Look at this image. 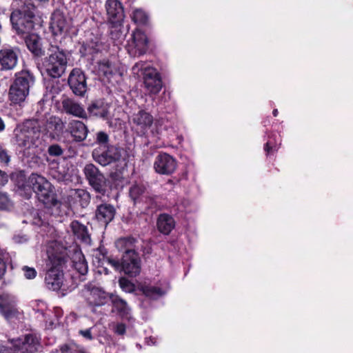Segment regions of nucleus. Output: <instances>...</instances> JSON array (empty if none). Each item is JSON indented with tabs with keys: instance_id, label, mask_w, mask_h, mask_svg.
<instances>
[{
	"instance_id": "ea45409f",
	"label": "nucleus",
	"mask_w": 353,
	"mask_h": 353,
	"mask_svg": "<svg viewBox=\"0 0 353 353\" xmlns=\"http://www.w3.org/2000/svg\"><path fill=\"white\" fill-rule=\"evenodd\" d=\"M113 331L118 335H123L125 333L126 327L122 323H117L113 325Z\"/></svg>"
},
{
	"instance_id": "c9c22d12",
	"label": "nucleus",
	"mask_w": 353,
	"mask_h": 353,
	"mask_svg": "<svg viewBox=\"0 0 353 353\" xmlns=\"http://www.w3.org/2000/svg\"><path fill=\"white\" fill-rule=\"evenodd\" d=\"M97 142L98 143L99 146L108 145V135L103 132H98L97 134Z\"/></svg>"
},
{
	"instance_id": "de8ad7c7",
	"label": "nucleus",
	"mask_w": 353,
	"mask_h": 353,
	"mask_svg": "<svg viewBox=\"0 0 353 353\" xmlns=\"http://www.w3.org/2000/svg\"><path fill=\"white\" fill-rule=\"evenodd\" d=\"M271 148H272V147H270V143L269 142H268L265 146V150L267 152H269Z\"/></svg>"
},
{
	"instance_id": "58836bf2",
	"label": "nucleus",
	"mask_w": 353,
	"mask_h": 353,
	"mask_svg": "<svg viewBox=\"0 0 353 353\" xmlns=\"http://www.w3.org/2000/svg\"><path fill=\"white\" fill-rule=\"evenodd\" d=\"M22 270L24 272V276L27 279H32L37 276V271L33 268L24 266Z\"/></svg>"
},
{
	"instance_id": "cd10ccee",
	"label": "nucleus",
	"mask_w": 353,
	"mask_h": 353,
	"mask_svg": "<svg viewBox=\"0 0 353 353\" xmlns=\"http://www.w3.org/2000/svg\"><path fill=\"white\" fill-rule=\"evenodd\" d=\"M73 267L81 275H85L88 270V266L84 256L81 252H77L73 257Z\"/></svg>"
},
{
	"instance_id": "f257e3e1",
	"label": "nucleus",
	"mask_w": 353,
	"mask_h": 353,
	"mask_svg": "<svg viewBox=\"0 0 353 353\" xmlns=\"http://www.w3.org/2000/svg\"><path fill=\"white\" fill-rule=\"evenodd\" d=\"M47 254V266L49 269L45 277V283L49 290L57 291L63 285V274L61 268L65 263L66 250L59 241H54L48 244Z\"/></svg>"
},
{
	"instance_id": "4c0bfd02",
	"label": "nucleus",
	"mask_w": 353,
	"mask_h": 353,
	"mask_svg": "<svg viewBox=\"0 0 353 353\" xmlns=\"http://www.w3.org/2000/svg\"><path fill=\"white\" fill-rule=\"evenodd\" d=\"M97 47V45H95V46H90L88 44H86L82 46L81 49L80 50V52L82 53L83 56H85L88 54H93L98 51V48Z\"/></svg>"
},
{
	"instance_id": "9d476101",
	"label": "nucleus",
	"mask_w": 353,
	"mask_h": 353,
	"mask_svg": "<svg viewBox=\"0 0 353 353\" xmlns=\"http://www.w3.org/2000/svg\"><path fill=\"white\" fill-rule=\"evenodd\" d=\"M108 262L117 270L123 271L130 276H136L141 270L139 257L136 252H126L123 255L121 264L115 259H108Z\"/></svg>"
},
{
	"instance_id": "473e14b6",
	"label": "nucleus",
	"mask_w": 353,
	"mask_h": 353,
	"mask_svg": "<svg viewBox=\"0 0 353 353\" xmlns=\"http://www.w3.org/2000/svg\"><path fill=\"white\" fill-rule=\"evenodd\" d=\"M143 194L144 188L142 185H134L130 190V196L134 203H137L140 198L142 199L144 197Z\"/></svg>"
},
{
	"instance_id": "a878e982",
	"label": "nucleus",
	"mask_w": 353,
	"mask_h": 353,
	"mask_svg": "<svg viewBox=\"0 0 353 353\" xmlns=\"http://www.w3.org/2000/svg\"><path fill=\"white\" fill-rule=\"evenodd\" d=\"M111 301L113 308L118 312L122 318L127 319H130V309L124 300L117 296H112Z\"/></svg>"
},
{
	"instance_id": "20e7f679",
	"label": "nucleus",
	"mask_w": 353,
	"mask_h": 353,
	"mask_svg": "<svg viewBox=\"0 0 353 353\" xmlns=\"http://www.w3.org/2000/svg\"><path fill=\"white\" fill-rule=\"evenodd\" d=\"M17 143L19 147L30 149L41 143L40 124L38 120H28L14 130Z\"/></svg>"
},
{
	"instance_id": "6ab92c4d",
	"label": "nucleus",
	"mask_w": 353,
	"mask_h": 353,
	"mask_svg": "<svg viewBox=\"0 0 353 353\" xmlns=\"http://www.w3.org/2000/svg\"><path fill=\"white\" fill-rule=\"evenodd\" d=\"M18 56L16 51L10 48L0 50V65L2 70H11L17 65Z\"/></svg>"
},
{
	"instance_id": "c03bdc74",
	"label": "nucleus",
	"mask_w": 353,
	"mask_h": 353,
	"mask_svg": "<svg viewBox=\"0 0 353 353\" xmlns=\"http://www.w3.org/2000/svg\"><path fill=\"white\" fill-rule=\"evenodd\" d=\"M79 334L85 339L88 340H92L93 339L92 332H91V328L86 329L84 330H79Z\"/></svg>"
},
{
	"instance_id": "bb28decb",
	"label": "nucleus",
	"mask_w": 353,
	"mask_h": 353,
	"mask_svg": "<svg viewBox=\"0 0 353 353\" xmlns=\"http://www.w3.org/2000/svg\"><path fill=\"white\" fill-rule=\"evenodd\" d=\"M70 228L73 234L79 239L85 243L90 241V237L88 234L87 228L77 221H74L70 223Z\"/></svg>"
},
{
	"instance_id": "4be33fe9",
	"label": "nucleus",
	"mask_w": 353,
	"mask_h": 353,
	"mask_svg": "<svg viewBox=\"0 0 353 353\" xmlns=\"http://www.w3.org/2000/svg\"><path fill=\"white\" fill-rule=\"evenodd\" d=\"M158 230L163 234H169L175 227L173 217L168 214H159L157 221Z\"/></svg>"
},
{
	"instance_id": "c756f323",
	"label": "nucleus",
	"mask_w": 353,
	"mask_h": 353,
	"mask_svg": "<svg viewBox=\"0 0 353 353\" xmlns=\"http://www.w3.org/2000/svg\"><path fill=\"white\" fill-rule=\"evenodd\" d=\"M133 240L130 238H123L117 240L115 243L117 248L121 251L124 252H135L133 249Z\"/></svg>"
},
{
	"instance_id": "0eeeda50",
	"label": "nucleus",
	"mask_w": 353,
	"mask_h": 353,
	"mask_svg": "<svg viewBox=\"0 0 353 353\" xmlns=\"http://www.w3.org/2000/svg\"><path fill=\"white\" fill-rule=\"evenodd\" d=\"M49 52L50 54L45 59L43 65L50 77H59L65 72L68 63L67 54L57 46H52Z\"/></svg>"
},
{
	"instance_id": "09e8293b",
	"label": "nucleus",
	"mask_w": 353,
	"mask_h": 353,
	"mask_svg": "<svg viewBox=\"0 0 353 353\" xmlns=\"http://www.w3.org/2000/svg\"><path fill=\"white\" fill-rule=\"evenodd\" d=\"M277 114H278V110H277L276 109L274 110H273V115H274V117H276V116H277Z\"/></svg>"
},
{
	"instance_id": "f03ea898",
	"label": "nucleus",
	"mask_w": 353,
	"mask_h": 353,
	"mask_svg": "<svg viewBox=\"0 0 353 353\" xmlns=\"http://www.w3.org/2000/svg\"><path fill=\"white\" fill-rule=\"evenodd\" d=\"M34 14L29 12L28 14H23L20 10H14L10 16V21L13 28L17 34L24 36L28 48L35 55L41 54L40 39L38 35L30 34L34 28V23L32 20Z\"/></svg>"
},
{
	"instance_id": "37998d69",
	"label": "nucleus",
	"mask_w": 353,
	"mask_h": 353,
	"mask_svg": "<svg viewBox=\"0 0 353 353\" xmlns=\"http://www.w3.org/2000/svg\"><path fill=\"white\" fill-rule=\"evenodd\" d=\"M190 202L188 200H183L179 205L178 210L181 212H190V210L188 209V206L190 205Z\"/></svg>"
},
{
	"instance_id": "7c9ffc66",
	"label": "nucleus",
	"mask_w": 353,
	"mask_h": 353,
	"mask_svg": "<svg viewBox=\"0 0 353 353\" xmlns=\"http://www.w3.org/2000/svg\"><path fill=\"white\" fill-rule=\"evenodd\" d=\"M131 18L134 23L139 25H145L148 21V14L139 8H136L132 11Z\"/></svg>"
},
{
	"instance_id": "f3484780",
	"label": "nucleus",
	"mask_w": 353,
	"mask_h": 353,
	"mask_svg": "<svg viewBox=\"0 0 353 353\" xmlns=\"http://www.w3.org/2000/svg\"><path fill=\"white\" fill-rule=\"evenodd\" d=\"M108 21L112 24L122 23L125 18L124 10L119 0H107L105 4Z\"/></svg>"
},
{
	"instance_id": "49530a36",
	"label": "nucleus",
	"mask_w": 353,
	"mask_h": 353,
	"mask_svg": "<svg viewBox=\"0 0 353 353\" xmlns=\"http://www.w3.org/2000/svg\"><path fill=\"white\" fill-rule=\"evenodd\" d=\"M5 129V123L3 119L0 117V132L3 131Z\"/></svg>"
},
{
	"instance_id": "79ce46f5",
	"label": "nucleus",
	"mask_w": 353,
	"mask_h": 353,
	"mask_svg": "<svg viewBox=\"0 0 353 353\" xmlns=\"http://www.w3.org/2000/svg\"><path fill=\"white\" fill-rule=\"evenodd\" d=\"M74 196L82 198L85 201V204L88 203L89 200V194L87 192L83 190H77L74 191Z\"/></svg>"
},
{
	"instance_id": "423d86ee",
	"label": "nucleus",
	"mask_w": 353,
	"mask_h": 353,
	"mask_svg": "<svg viewBox=\"0 0 353 353\" xmlns=\"http://www.w3.org/2000/svg\"><path fill=\"white\" fill-rule=\"evenodd\" d=\"M132 128L141 135H146L149 132L153 136L161 134L163 119H154L152 115L143 110L134 113L130 118Z\"/></svg>"
},
{
	"instance_id": "412c9836",
	"label": "nucleus",
	"mask_w": 353,
	"mask_h": 353,
	"mask_svg": "<svg viewBox=\"0 0 353 353\" xmlns=\"http://www.w3.org/2000/svg\"><path fill=\"white\" fill-rule=\"evenodd\" d=\"M61 103L63 110L67 114L79 118H85L86 117V112L83 108L74 100L68 98L64 99Z\"/></svg>"
},
{
	"instance_id": "6e6552de",
	"label": "nucleus",
	"mask_w": 353,
	"mask_h": 353,
	"mask_svg": "<svg viewBox=\"0 0 353 353\" xmlns=\"http://www.w3.org/2000/svg\"><path fill=\"white\" fill-rule=\"evenodd\" d=\"M33 77L27 71H22L16 78L9 90V99L12 103L19 104L24 101L29 94L30 85L33 83Z\"/></svg>"
},
{
	"instance_id": "aec40b11",
	"label": "nucleus",
	"mask_w": 353,
	"mask_h": 353,
	"mask_svg": "<svg viewBox=\"0 0 353 353\" xmlns=\"http://www.w3.org/2000/svg\"><path fill=\"white\" fill-rule=\"evenodd\" d=\"M50 28L54 34L58 35L65 32L68 28V23L60 11L53 12L51 17Z\"/></svg>"
},
{
	"instance_id": "dca6fc26",
	"label": "nucleus",
	"mask_w": 353,
	"mask_h": 353,
	"mask_svg": "<svg viewBox=\"0 0 353 353\" xmlns=\"http://www.w3.org/2000/svg\"><path fill=\"white\" fill-rule=\"evenodd\" d=\"M68 84L76 95L83 96L87 90L85 74L79 68L73 69L68 77Z\"/></svg>"
},
{
	"instance_id": "393cba45",
	"label": "nucleus",
	"mask_w": 353,
	"mask_h": 353,
	"mask_svg": "<svg viewBox=\"0 0 353 353\" xmlns=\"http://www.w3.org/2000/svg\"><path fill=\"white\" fill-rule=\"evenodd\" d=\"M110 106L103 101H96L88 108V112L94 116L107 119L109 115Z\"/></svg>"
},
{
	"instance_id": "8fccbe9b",
	"label": "nucleus",
	"mask_w": 353,
	"mask_h": 353,
	"mask_svg": "<svg viewBox=\"0 0 353 353\" xmlns=\"http://www.w3.org/2000/svg\"><path fill=\"white\" fill-rule=\"evenodd\" d=\"M4 176V173L0 170V176Z\"/></svg>"
},
{
	"instance_id": "b1692460",
	"label": "nucleus",
	"mask_w": 353,
	"mask_h": 353,
	"mask_svg": "<svg viewBox=\"0 0 353 353\" xmlns=\"http://www.w3.org/2000/svg\"><path fill=\"white\" fill-rule=\"evenodd\" d=\"M69 125L71 134L76 141H81L86 138L88 130L82 121L74 120L70 123Z\"/></svg>"
},
{
	"instance_id": "c85d7f7f",
	"label": "nucleus",
	"mask_w": 353,
	"mask_h": 353,
	"mask_svg": "<svg viewBox=\"0 0 353 353\" xmlns=\"http://www.w3.org/2000/svg\"><path fill=\"white\" fill-rule=\"evenodd\" d=\"M167 289H161L155 286H144L143 287V294L150 299H157L163 295Z\"/></svg>"
},
{
	"instance_id": "a19ab883",
	"label": "nucleus",
	"mask_w": 353,
	"mask_h": 353,
	"mask_svg": "<svg viewBox=\"0 0 353 353\" xmlns=\"http://www.w3.org/2000/svg\"><path fill=\"white\" fill-rule=\"evenodd\" d=\"M48 152L52 156H60L63 153L61 148L58 145H52L49 147Z\"/></svg>"
},
{
	"instance_id": "f8f14e48",
	"label": "nucleus",
	"mask_w": 353,
	"mask_h": 353,
	"mask_svg": "<svg viewBox=\"0 0 353 353\" xmlns=\"http://www.w3.org/2000/svg\"><path fill=\"white\" fill-rule=\"evenodd\" d=\"M97 73L103 81L112 85L119 83L122 80L123 71L108 60L103 59L98 63Z\"/></svg>"
},
{
	"instance_id": "3c124183",
	"label": "nucleus",
	"mask_w": 353,
	"mask_h": 353,
	"mask_svg": "<svg viewBox=\"0 0 353 353\" xmlns=\"http://www.w3.org/2000/svg\"><path fill=\"white\" fill-rule=\"evenodd\" d=\"M115 175H116V174H111V177H112L113 179H114V176H115Z\"/></svg>"
},
{
	"instance_id": "39448f33",
	"label": "nucleus",
	"mask_w": 353,
	"mask_h": 353,
	"mask_svg": "<svg viewBox=\"0 0 353 353\" xmlns=\"http://www.w3.org/2000/svg\"><path fill=\"white\" fill-rule=\"evenodd\" d=\"M132 71L137 77L143 75L144 88L149 94H157L161 91L163 83L160 74L148 62L140 61L136 63Z\"/></svg>"
},
{
	"instance_id": "ddd939ff",
	"label": "nucleus",
	"mask_w": 353,
	"mask_h": 353,
	"mask_svg": "<svg viewBox=\"0 0 353 353\" xmlns=\"http://www.w3.org/2000/svg\"><path fill=\"white\" fill-rule=\"evenodd\" d=\"M83 295L89 305L97 307L105 305L112 297V295L109 294L102 288L92 284L85 287Z\"/></svg>"
},
{
	"instance_id": "f704fd0d",
	"label": "nucleus",
	"mask_w": 353,
	"mask_h": 353,
	"mask_svg": "<svg viewBox=\"0 0 353 353\" xmlns=\"http://www.w3.org/2000/svg\"><path fill=\"white\" fill-rule=\"evenodd\" d=\"M121 288L126 292H131L134 290V285L125 278H121L119 281Z\"/></svg>"
},
{
	"instance_id": "1a4fd4ad",
	"label": "nucleus",
	"mask_w": 353,
	"mask_h": 353,
	"mask_svg": "<svg viewBox=\"0 0 353 353\" xmlns=\"http://www.w3.org/2000/svg\"><path fill=\"white\" fill-rule=\"evenodd\" d=\"M149 48V40L145 33L137 28L132 31L125 45L130 56L138 57L146 53Z\"/></svg>"
},
{
	"instance_id": "a211bd4d",
	"label": "nucleus",
	"mask_w": 353,
	"mask_h": 353,
	"mask_svg": "<svg viewBox=\"0 0 353 353\" xmlns=\"http://www.w3.org/2000/svg\"><path fill=\"white\" fill-rule=\"evenodd\" d=\"M16 301L13 296L9 294H0V313L8 320L14 317L17 310Z\"/></svg>"
},
{
	"instance_id": "72a5a7b5",
	"label": "nucleus",
	"mask_w": 353,
	"mask_h": 353,
	"mask_svg": "<svg viewBox=\"0 0 353 353\" xmlns=\"http://www.w3.org/2000/svg\"><path fill=\"white\" fill-rule=\"evenodd\" d=\"M13 208V203L8 195L0 192V210H10Z\"/></svg>"
},
{
	"instance_id": "7ed1b4c3",
	"label": "nucleus",
	"mask_w": 353,
	"mask_h": 353,
	"mask_svg": "<svg viewBox=\"0 0 353 353\" xmlns=\"http://www.w3.org/2000/svg\"><path fill=\"white\" fill-rule=\"evenodd\" d=\"M19 188L27 191L30 195L32 190L38 196V199L44 205L51 207L57 204V200L54 189L51 183L43 176L32 173L28 178V184L18 183Z\"/></svg>"
},
{
	"instance_id": "4468645a",
	"label": "nucleus",
	"mask_w": 353,
	"mask_h": 353,
	"mask_svg": "<svg viewBox=\"0 0 353 353\" xmlns=\"http://www.w3.org/2000/svg\"><path fill=\"white\" fill-rule=\"evenodd\" d=\"M84 173L90 185L94 190L102 194L105 192V176L99 172L97 168L93 164H88L84 168Z\"/></svg>"
},
{
	"instance_id": "5701e85b",
	"label": "nucleus",
	"mask_w": 353,
	"mask_h": 353,
	"mask_svg": "<svg viewBox=\"0 0 353 353\" xmlns=\"http://www.w3.org/2000/svg\"><path fill=\"white\" fill-rule=\"evenodd\" d=\"M115 209L110 204H101L98 206L96 211L97 219L104 224L110 223L113 219Z\"/></svg>"
},
{
	"instance_id": "2eb2a0df",
	"label": "nucleus",
	"mask_w": 353,
	"mask_h": 353,
	"mask_svg": "<svg viewBox=\"0 0 353 353\" xmlns=\"http://www.w3.org/2000/svg\"><path fill=\"white\" fill-rule=\"evenodd\" d=\"M176 168V161L167 153H160L155 158L154 169L159 174H172Z\"/></svg>"
},
{
	"instance_id": "e433bc0d",
	"label": "nucleus",
	"mask_w": 353,
	"mask_h": 353,
	"mask_svg": "<svg viewBox=\"0 0 353 353\" xmlns=\"http://www.w3.org/2000/svg\"><path fill=\"white\" fill-rule=\"evenodd\" d=\"M10 161V157L8 151L3 146L0 145V162L7 165Z\"/></svg>"
},
{
	"instance_id": "9b49d317",
	"label": "nucleus",
	"mask_w": 353,
	"mask_h": 353,
	"mask_svg": "<svg viewBox=\"0 0 353 353\" xmlns=\"http://www.w3.org/2000/svg\"><path fill=\"white\" fill-rule=\"evenodd\" d=\"M123 150L115 145H101L92 152V156L96 162L103 166L112 163L119 161L122 158Z\"/></svg>"
},
{
	"instance_id": "2f4dec72",
	"label": "nucleus",
	"mask_w": 353,
	"mask_h": 353,
	"mask_svg": "<svg viewBox=\"0 0 353 353\" xmlns=\"http://www.w3.org/2000/svg\"><path fill=\"white\" fill-rule=\"evenodd\" d=\"M121 24L122 23L112 24L110 30L111 38L115 42H117V44L120 43L125 37L123 32L121 31Z\"/></svg>"
},
{
	"instance_id": "a18cd8bd",
	"label": "nucleus",
	"mask_w": 353,
	"mask_h": 353,
	"mask_svg": "<svg viewBox=\"0 0 353 353\" xmlns=\"http://www.w3.org/2000/svg\"><path fill=\"white\" fill-rule=\"evenodd\" d=\"M6 272V264L0 258V279L3 276Z\"/></svg>"
}]
</instances>
